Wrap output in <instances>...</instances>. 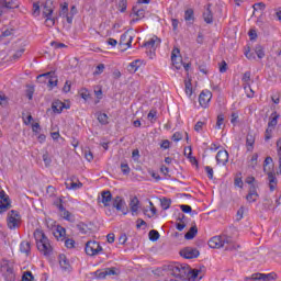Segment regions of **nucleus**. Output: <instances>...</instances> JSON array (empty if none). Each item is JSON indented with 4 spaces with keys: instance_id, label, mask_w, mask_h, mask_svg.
<instances>
[{
    "instance_id": "obj_1",
    "label": "nucleus",
    "mask_w": 281,
    "mask_h": 281,
    "mask_svg": "<svg viewBox=\"0 0 281 281\" xmlns=\"http://www.w3.org/2000/svg\"><path fill=\"white\" fill-rule=\"evenodd\" d=\"M164 276H172L177 281H200L201 274L196 269H191L188 263H171L164 269Z\"/></svg>"
},
{
    "instance_id": "obj_2",
    "label": "nucleus",
    "mask_w": 281,
    "mask_h": 281,
    "mask_svg": "<svg viewBox=\"0 0 281 281\" xmlns=\"http://www.w3.org/2000/svg\"><path fill=\"white\" fill-rule=\"evenodd\" d=\"M209 247H211V249H221V247H225L226 251L236 250L234 239L225 233L223 235L212 237L209 240Z\"/></svg>"
},
{
    "instance_id": "obj_3",
    "label": "nucleus",
    "mask_w": 281,
    "mask_h": 281,
    "mask_svg": "<svg viewBox=\"0 0 281 281\" xmlns=\"http://www.w3.org/2000/svg\"><path fill=\"white\" fill-rule=\"evenodd\" d=\"M34 238L36 240L37 249L43 254L44 256H52V251H54V248H52V244L49 243V238L43 233V231L36 229L34 232Z\"/></svg>"
},
{
    "instance_id": "obj_4",
    "label": "nucleus",
    "mask_w": 281,
    "mask_h": 281,
    "mask_svg": "<svg viewBox=\"0 0 281 281\" xmlns=\"http://www.w3.org/2000/svg\"><path fill=\"white\" fill-rule=\"evenodd\" d=\"M0 271L5 281H15L16 274L14 273V268L10 265L9 261H4L1 265Z\"/></svg>"
},
{
    "instance_id": "obj_5",
    "label": "nucleus",
    "mask_w": 281,
    "mask_h": 281,
    "mask_svg": "<svg viewBox=\"0 0 281 281\" xmlns=\"http://www.w3.org/2000/svg\"><path fill=\"white\" fill-rule=\"evenodd\" d=\"M37 80L41 82H48V87L54 88L58 86V77L56 71H48L37 76Z\"/></svg>"
},
{
    "instance_id": "obj_6",
    "label": "nucleus",
    "mask_w": 281,
    "mask_h": 281,
    "mask_svg": "<svg viewBox=\"0 0 281 281\" xmlns=\"http://www.w3.org/2000/svg\"><path fill=\"white\" fill-rule=\"evenodd\" d=\"M8 227L9 229H16V227H20L21 225V214H19V211L11 210L8 213Z\"/></svg>"
},
{
    "instance_id": "obj_7",
    "label": "nucleus",
    "mask_w": 281,
    "mask_h": 281,
    "mask_svg": "<svg viewBox=\"0 0 281 281\" xmlns=\"http://www.w3.org/2000/svg\"><path fill=\"white\" fill-rule=\"evenodd\" d=\"M132 44H133V35H131L128 31L121 35V38L119 42V47L121 52H126V49H128Z\"/></svg>"
},
{
    "instance_id": "obj_8",
    "label": "nucleus",
    "mask_w": 281,
    "mask_h": 281,
    "mask_svg": "<svg viewBox=\"0 0 281 281\" xmlns=\"http://www.w3.org/2000/svg\"><path fill=\"white\" fill-rule=\"evenodd\" d=\"M85 251L87 256H98L100 251H102V246H100V243L98 241H88L86 243Z\"/></svg>"
},
{
    "instance_id": "obj_9",
    "label": "nucleus",
    "mask_w": 281,
    "mask_h": 281,
    "mask_svg": "<svg viewBox=\"0 0 281 281\" xmlns=\"http://www.w3.org/2000/svg\"><path fill=\"white\" fill-rule=\"evenodd\" d=\"M12 207V204L10 202V196L5 194V191L0 189V214H3V212H8Z\"/></svg>"
},
{
    "instance_id": "obj_10",
    "label": "nucleus",
    "mask_w": 281,
    "mask_h": 281,
    "mask_svg": "<svg viewBox=\"0 0 281 281\" xmlns=\"http://www.w3.org/2000/svg\"><path fill=\"white\" fill-rule=\"evenodd\" d=\"M273 279H274L273 273L265 274V273L257 272V273H252L250 277H246L244 281H271Z\"/></svg>"
},
{
    "instance_id": "obj_11",
    "label": "nucleus",
    "mask_w": 281,
    "mask_h": 281,
    "mask_svg": "<svg viewBox=\"0 0 281 281\" xmlns=\"http://www.w3.org/2000/svg\"><path fill=\"white\" fill-rule=\"evenodd\" d=\"M210 100H212V92L210 90H203L199 95L200 106H202L203 109H207Z\"/></svg>"
},
{
    "instance_id": "obj_12",
    "label": "nucleus",
    "mask_w": 281,
    "mask_h": 281,
    "mask_svg": "<svg viewBox=\"0 0 281 281\" xmlns=\"http://www.w3.org/2000/svg\"><path fill=\"white\" fill-rule=\"evenodd\" d=\"M199 250L196 248L187 247L180 251V256L187 260H192V258H199Z\"/></svg>"
},
{
    "instance_id": "obj_13",
    "label": "nucleus",
    "mask_w": 281,
    "mask_h": 281,
    "mask_svg": "<svg viewBox=\"0 0 281 281\" xmlns=\"http://www.w3.org/2000/svg\"><path fill=\"white\" fill-rule=\"evenodd\" d=\"M180 54L181 50L179 48H173L171 52V61L176 69H181V67L183 66V59L179 57Z\"/></svg>"
},
{
    "instance_id": "obj_14",
    "label": "nucleus",
    "mask_w": 281,
    "mask_h": 281,
    "mask_svg": "<svg viewBox=\"0 0 281 281\" xmlns=\"http://www.w3.org/2000/svg\"><path fill=\"white\" fill-rule=\"evenodd\" d=\"M113 207L117 210V212H122L123 214H127L128 209H126V202L122 196H116L112 202Z\"/></svg>"
},
{
    "instance_id": "obj_15",
    "label": "nucleus",
    "mask_w": 281,
    "mask_h": 281,
    "mask_svg": "<svg viewBox=\"0 0 281 281\" xmlns=\"http://www.w3.org/2000/svg\"><path fill=\"white\" fill-rule=\"evenodd\" d=\"M61 218H65V221H71V213L65 209V205H63V199H59V201L56 203Z\"/></svg>"
},
{
    "instance_id": "obj_16",
    "label": "nucleus",
    "mask_w": 281,
    "mask_h": 281,
    "mask_svg": "<svg viewBox=\"0 0 281 281\" xmlns=\"http://www.w3.org/2000/svg\"><path fill=\"white\" fill-rule=\"evenodd\" d=\"M65 186L67 190H80V188H82V182L78 180L76 182V177H71V179L66 181Z\"/></svg>"
},
{
    "instance_id": "obj_17",
    "label": "nucleus",
    "mask_w": 281,
    "mask_h": 281,
    "mask_svg": "<svg viewBox=\"0 0 281 281\" xmlns=\"http://www.w3.org/2000/svg\"><path fill=\"white\" fill-rule=\"evenodd\" d=\"M203 19L207 24L214 23V14L212 13V4L209 3L203 12Z\"/></svg>"
},
{
    "instance_id": "obj_18",
    "label": "nucleus",
    "mask_w": 281,
    "mask_h": 281,
    "mask_svg": "<svg viewBox=\"0 0 281 281\" xmlns=\"http://www.w3.org/2000/svg\"><path fill=\"white\" fill-rule=\"evenodd\" d=\"M216 161L217 164L225 166L227 161H229V153H227V150H220L216 155Z\"/></svg>"
},
{
    "instance_id": "obj_19",
    "label": "nucleus",
    "mask_w": 281,
    "mask_h": 281,
    "mask_svg": "<svg viewBox=\"0 0 281 281\" xmlns=\"http://www.w3.org/2000/svg\"><path fill=\"white\" fill-rule=\"evenodd\" d=\"M254 144H256V134L254 132H248L246 136L247 150L251 153L254 150Z\"/></svg>"
},
{
    "instance_id": "obj_20",
    "label": "nucleus",
    "mask_w": 281,
    "mask_h": 281,
    "mask_svg": "<svg viewBox=\"0 0 281 281\" xmlns=\"http://www.w3.org/2000/svg\"><path fill=\"white\" fill-rule=\"evenodd\" d=\"M63 109H69V106H67V104H65L63 101L60 100H56L53 102L52 104V110L54 113H63Z\"/></svg>"
},
{
    "instance_id": "obj_21",
    "label": "nucleus",
    "mask_w": 281,
    "mask_h": 281,
    "mask_svg": "<svg viewBox=\"0 0 281 281\" xmlns=\"http://www.w3.org/2000/svg\"><path fill=\"white\" fill-rule=\"evenodd\" d=\"M111 201H113V195L111 194V191H102L101 203H103L104 207H109V205H111Z\"/></svg>"
},
{
    "instance_id": "obj_22",
    "label": "nucleus",
    "mask_w": 281,
    "mask_h": 281,
    "mask_svg": "<svg viewBox=\"0 0 281 281\" xmlns=\"http://www.w3.org/2000/svg\"><path fill=\"white\" fill-rule=\"evenodd\" d=\"M268 182H269L270 192H273L276 188H278V178H276V173L268 172Z\"/></svg>"
},
{
    "instance_id": "obj_23",
    "label": "nucleus",
    "mask_w": 281,
    "mask_h": 281,
    "mask_svg": "<svg viewBox=\"0 0 281 281\" xmlns=\"http://www.w3.org/2000/svg\"><path fill=\"white\" fill-rule=\"evenodd\" d=\"M159 43H161L159 41V37L155 36V37H151L149 41L145 42L143 44V47H146L147 49H156Z\"/></svg>"
},
{
    "instance_id": "obj_24",
    "label": "nucleus",
    "mask_w": 281,
    "mask_h": 281,
    "mask_svg": "<svg viewBox=\"0 0 281 281\" xmlns=\"http://www.w3.org/2000/svg\"><path fill=\"white\" fill-rule=\"evenodd\" d=\"M278 120H280V114H278V112H276V111L272 112L269 117L268 128L274 130L276 126H278Z\"/></svg>"
},
{
    "instance_id": "obj_25",
    "label": "nucleus",
    "mask_w": 281,
    "mask_h": 281,
    "mask_svg": "<svg viewBox=\"0 0 281 281\" xmlns=\"http://www.w3.org/2000/svg\"><path fill=\"white\" fill-rule=\"evenodd\" d=\"M58 260H59L60 268L64 271L71 270V265L69 263V260H67V257L65 255H59Z\"/></svg>"
},
{
    "instance_id": "obj_26",
    "label": "nucleus",
    "mask_w": 281,
    "mask_h": 281,
    "mask_svg": "<svg viewBox=\"0 0 281 281\" xmlns=\"http://www.w3.org/2000/svg\"><path fill=\"white\" fill-rule=\"evenodd\" d=\"M132 12L135 14V16H137V19H134L133 22L135 23V21H139L142 19H144V16H146V10L142 9L139 7H133Z\"/></svg>"
},
{
    "instance_id": "obj_27",
    "label": "nucleus",
    "mask_w": 281,
    "mask_h": 281,
    "mask_svg": "<svg viewBox=\"0 0 281 281\" xmlns=\"http://www.w3.org/2000/svg\"><path fill=\"white\" fill-rule=\"evenodd\" d=\"M258 191H256V187H251L246 199L249 203H256L258 201Z\"/></svg>"
},
{
    "instance_id": "obj_28",
    "label": "nucleus",
    "mask_w": 281,
    "mask_h": 281,
    "mask_svg": "<svg viewBox=\"0 0 281 281\" xmlns=\"http://www.w3.org/2000/svg\"><path fill=\"white\" fill-rule=\"evenodd\" d=\"M196 234H199V228L196 225L190 227V229L186 233L184 238L186 240H192Z\"/></svg>"
},
{
    "instance_id": "obj_29",
    "label": "nucleus",
    "mask_w": 281,
    "mask_h": 281,
    "mask_svg": "<svg viewBox=\"0 0 281 281\" xmlns=\"http://www.w3.org/2000/svg\"><path fill=\"white\" fill-rule=\"evenodd\" d=\"M130 210L133 214L138 212V210H139V199H137V196H134V198L131 199Z\"/></svg>"
},
{
    "instance_id": "obj_30",
    "label": "nucleus",
    "mask_w": 281,
    "mask_h": 281,
    "mask_svg": "<svg viewBox=\"0 0 281 281\" xmlns=\"http://www.w3.org/2000/svg\"><path fill=\"white\" fill-rule=\"evenodd\" d=\"M55 238L57 240L61 238V240H65V236L67 235V231L63 226H57L56 231L53 233Z\"/></svg>"
},
{
    "instance_id": "obj_31",
    "label": "nucleus",
    "mask_w": 281,
    "mask_h": 281,
    "mask_svg": "<svg viewBox=\"0 0 281 281\" xmlns=\"http://www.w3.org/2000/svg\"><path fill=\"white\" fill-rule=\"evenodd\" d=\"M20 251L21 254H25V256H29V254L32 251V245L30 241H22L20 244Z\"/></svg>"
},
{
    "instance_id": "obj_32",
    "label": "nucleus",
    "mask_w": 281,
    "mask_h": 281,
    "mask_svg": "<svg viewBox=\"0 0 281 281\" xmlns=\"http://www.w3.org/2000/svg\"><path fill=\"white\" fill-rule=\"evenodd\" d=\"M1 3L3 8H7V10H14V8H19L16 0H2Z\"/></svg>"
},
{
    "instance_id": "obj_33",
    "label": "nucleus",
    "mask_w": 281,
    "mask_h": 281,
    "mask_svg": "<svg viewBox=\"0 0 281 281\" xmlns=\"http://www.w3.org/2000/svg\"><path fill=\"white\" fill-rule=\"evenodd\" d=\"M251 80V72L246 71L241 78V81L244 82V91L247 93V89H249V82Z\"/></svg>"
},
{
    "instance_id": "obj_34",
    "label": "nucleus",
    "mask_w": 281,
    "mask_h": 281,
    "mask_svg": "<svg viewBox=\"0 0 281 281\" xmlns=\"http://www.w3.org/2000/svg\"><path fill=\"white\" fill-rule=\"evenodd\" d=\"M184 21L190 23V25H192V23H194V10H192V9L186 10V12H184Z\"/></svg>"
},
{
    "instance_id": "obj_35",
    "label": "nucleus",
    "mask_w": 281,
    "mask_h": 281,
    "mask_svg": "<svg viewBox=\"0 0 281 281\" xmlns=\"http://www.w3.org/2000/svg\"><path fill=\"white\" fill-rule=\"evenodd\" d=\"M97 120L102 124V126H106V124H109V115H106V113L99 112L97 114Z\"/></svg>"
},
{
    "instance_id": "obj_36",
    "label": "nucleus",
    "mask_w": 281,
    "mask_h": 281,
    "mask_svg": "<svg viewBox=\"0 0 281 281\" xmlns=\"http://www.w3.org/2000/svg\"><path fill=\"white\" fill-rule=\"evenodd\" d=\"M14 34V30L8 29V27H2L0 30V38L3 41V38H8V36H12Z\"/></svg>"
},
{
    "instance_id": "obj_37",
    "label": "nucleus",
    "mask_w": 281,
    "mask_h": 281,
    "mask_svg": "<svg viewBox=\"0 0 281 281\" xmlns=\"http://www.w3.org/2000/svg\"><path fill=\"white\" fill-rule=\"evenodd\" d=\"M184 155L193 165L199 166V160H196V157L192 156V146H189V153L188 149L184 150Z\"/></svg>"
},
{
    "instance_id": "obj_38",
    "label": "nucleus",
    "mask_w": 281,
    "mask_h": 281,
    "mask_svg": "<svg viewBox=\"0 0 281 281\" xmlns=\"http://www.w3.org/2000/svg\"><path fill=\"white\" fill-rule=\"evenodd\" d=\"M140 63H142V60H139V59L132 61L127 67L128 71H131L132 74H135V71H137V69H139Z\"/></svg>"
},
{
    "instance_id": "obj_39",
    "label": "nucleus",
    "mask_w": 281,
    "mask_h": 281,
    "mask_svg": "<svg viewBox=\"0 0 281 281\" xmlns=\"http://www.w3.org/2000/svg\"><path fill=\"white\" fill-rule=\"evenodd\" d=\"M67 14H69V4L67 2H64L59 10V16L65 18L67 16Z\"/></svg>"
},
{
    "instance_id": "obj_40",
    "label": "nucleus",
    "mask_w": 281,
    "mask_h": 281,
    "mask_svg": "<svg viewBox=\"0 0 281 281\" xmlns=\"http://www.w3.org/2000/svg\"><path fill=\"white\" fill-rule=\"evenodd\" d=\"M162 210H170V205H172V200L168 198H162L160 200Z\"/></svg>"
},
{
    "instance_id": "obj_41",
    "label": "nucleus",
    "mask_w": 281,
    "mask_h": 281,
    "mask_svg": "<svg viewBox=\"0 0 281 281\" xmlns=\"http://www.w3.org/2000/svg\"><path fill=\"white\" fill-rule=\"evenodd\" d=\"M255 54L257 55V57L259 59H262L265 58V47H262L261 45H257L255 47Z\"/></svg>"
},
{
    "instance_id": "obj_42",
    "label": "nucleus",
    "mask_w": 281,
    "mask_h": 281,
    "mask_svg": "<svg viewBox=\"0 0 281 281\" xmlns=\"http://www.w3.org/2000/svg\"><path fill=\"white\" fill-rule=\"evenodd\" d=\"M149 240H151V243H157V239L159 238V232L158 231H155V229H151L149 231Z\"/></svg>"
},
{
    "instance_id": "obj_43",
    "label": "nucleus",
    "mask_w": 281,
    "mask_h": 281,
    "mask_svg": "<svg viewBox=\"0 0 281 281\" xmlns=\"http://www.w3.org/2000/svg\"><path fill=\"white\" fill-rule=\"evenodd\" d=\"M127 5H128L127 0H119L117 2V9L120 10V12H126Z\"/></svg>"
},
{
    "instance_id": "obj_44",
    "label": "nucleus",
    "mask_w": 281,
    "mask_h": 281,
    "mask_svg": "<svg viewBox=\"0 0 281 281\" xmlns=\"http://www.w3.org/2000/svg\"><path fill=\"white\" fill-rule=\"evenodd\" d=\"M22 281H34V274H32V271H24L22 274Z\"/></svg>"
},
{
    "instance_id": "obj_45",
    "label": "nucleus",
    "mask_w": 281,
    "mask_h": 281,
    "mask_svg": "<svg viewBox=\"0 0 281 281\" xmlns=\"http://www.w3.org/2000/svg\"><path fill=\"white\" fill-rule=\"evenodd\" d=\"M256 166H258V154H254L250 159V164L248 165V168L255 169Z\"/></svg>"
},
{
    "instance_id": "obj_46",
    "label": "nucleus",
    "mask_w": 281,
    "mask_h": 281,
    "mask_svg": "<svg viewBox=\"0 0 281 281\" xmlns=\"http://www.w3.org/2000/svg\"><path fill=\"white\" fill-rule=\"evenodd\" d=\"M184 87H186V93L189 95V98L192 97V81L188 80L184 81Z\"/></svg>"
},
{
    "instance_id": "obj_47",
    "label": "nucleus",
    "mask_w": 281,
    "mask_h": 281,
    "mask_svg": "<svg viewBox=\"0 0 281 281\" xmlns=\"http://www.w3.org/2000/svg\"><path fill=\"white\" fill-rule=\"evenodd\" d=\"M262 205H263V210H271V207H273V200L266 198L263 200Z\"/></svg>"
},
{
    "instance_id": "obj_48",
    "label": "nucleus",
    "mask_w": 281,
    "mask_h": 281,
    "mask_svg": "<svg viewBox=\"0 0 281 281\" xmlns=\"http://www.w3.org/2000/svg\"><path fill=\"white\" fill-rule=\"evenodd\" d=\"M52 14H54V9L45 4L43 10V15L47 18V16H52Z\"/></svg>"
},
{
    "instance_id": "obj_49",
    "label": "nucleus",
    "mask_w": 281,
    "mask_h": 281,
    "mask_svg": "<svg viewBox=\"0 0 281 281\" xmlns=\"http://www.w3.org/2000/svg\"><path fill=\"white\" fill-rule=\"evenodd\" d=\"M65 247H67V249H74L76 247V240L71 238L65 239Z\"/></svg>"
},
{
    "instance_id": "obj_50",
    "label": "nucleus",
    "mask_w": 281,
    "mask_h": 281,
    "mask_svg": "<svg viewBox=\"0 0 281 281\" xmlns=\"http://www.w3.org/2000/svg\"><path fill=\"white\" fill-rule=\"evenodd\" d=\"M121 171L123 175H131V167L128 166V164H121Z\"/></svg>"
},
{
    "instance_id": "obj_51",
    "label": "nucleus",
    "mask_w": 281,
    "mask_h": 281,
    "mask_svg": "<svg viewBox=\"0 0 281 281\" xmlns=\"http://www.w3.org/2000/svg\"><path fill=\"white\" fill-rule=\"evenodd\" d=\"M94 276L98 280H104V278H106V270L105 271H101V270H97L94 272Z\"/></svg>"
},
{
    "instance_id": "obj_52",
    "label": "nucleus",
    "mask_w": 281,
    "mask_h": 281,
    "mask_svg": "<svg viewBox=\"0 0 281 281\" xmlns=\"http://www.w3.org/2000/svg\"><path fill=\"white\" fill-rule=\"evenodd\" d=\"M195 271L199 273V280H203V276H205L206 268L205 266H200L199 268H195Z\"/></svg>"
},
{
    "instance_id": "obj_53",
    "label": "nucleus",
    "mask_w": 281,
    "mask_h": 281,
    "mask_svg": "<svg viewBox=\"0 0 281 281\" xmlns=\"http://www.w3.org/2000/svg\"><path fill=\"white\" fill-rule=\"evenodd\" d=\"M45 23H46V27H54V25H56V19L46 16Z\"/></svg>"
},
{
    "instance_id": "obj_54",
    "label": "nucleus",
    "mask_w": 281,
    "mask_h": 281,
    "mask_svg": "<svg viewBox=\"0 0 281 281\" xmlns=\"http://www.w3.org/2000/svg\"><path fill=\"white\" fill-rule=\"evenodd\" d=\"M43 161L45 166H52V158L49 157V153L43 154Z\"/></svg>"
},
{
    "instance_id": "obj_55",
    "label": "nucleus",
    "mask_w": 281,
    "mask_h": 281,
    "mask_svg": "<svg viewBox=\"0 0 281 281\" xmlns=\"http://www.w3.org/2000/svg\"><path fill=\"white\" fill-rule=\"evenodd\" d=\"M225 122V116L223 114L217 115V121H216V128L221 130L222 124Z\"/></svg>"
},
{
    "instance_id": "obj_56",
    "label": "nucleus",
    "mask_w": 281,
    "mask_h": 281,
    "mask_svg": "<svg viewBox=\"0 0 281 281\" xmlns=\"http://www.w3.org/2000/svg\"><path fill=\"white\" fill-rule=\"evenodd\" d=\"M209 179H214V169L210 166L204 167Z\"/></svg>"
},
{
    "instance_id": "obj_57",
    "label": "nucleus",
    "mask_w": 281,
    "mask_h": 281,
    "mask_svg": "<svg viewBox=\"0 0 281 281\" xmlns=\"http://www.w3.org/2000/svg\"><path fill=\"white\" fill-rule=\"evenodd\" d=\"M272 134H273V128L272 127H268L266 130L265 140L269 142V139H271V137H272Z\"/></svg>"
},
{
    "instance_id": "obj_58",
    "label": "nucleus",
    "mask_w": 281,
    "mask_h": 281,
    "mask_svg": "<svg viewBox=\"0 0 281 281\" xmlns=\"http://www.w3.org/2000/svg\"><path fill=\"white\" fill-rule=\"evenodd\" d=\"M50 46L54 47V49H63V47H67V45L60 42H52Z\"/></svg>"
},
{
    "instance_id": "obj_59",
    "label": "nucleus",
    "mask_w": 281,
    "mask_h": 281,
    "mask_svg": "<svg viewBox=\"0 0 281 281\" xmlns=\"http://www.w3.org/2000/svg\"><path fill=\"white\" fill-rule=\"evenodd\" d=\"M171 139H172L173 142H181V140L183 139V134H181L180 132H176V133L172 135Z\"/></svg>"
},
{
    "instance_id": "obj_60",
    "label": "nucleus",
    "mask_w": 281,
    "mask_h": 281,
    "mask_svg": "<svg viewBox=\"0 0 281 281\" xmlns=\"http://www.w3.org/2000/svg\"><path fill=\"white\" fill-rule=\"evenodd\" d=\"M26 98H29L30 100L34 98V87L29 86V88L26 89Z\"/></svg>"
},
{
    "instance_id": "obj_61",
    "label": "nucleus",
    "mask_w": 281,
    "mask_h": 281,
    "mask_svg": "<svg viewBox=\"0 0 281 281\" xmlns=\"http://www.w3.org/2000/svg\"><path fill=\"white\" fill-rule=\"evenodd\" d=\"M77 228L79 229V232H81V234H87V229H88L87 224H85V223H79V224L77 225Z\"/></svg>"
},
{
    "instance_id": "obj_62",
    "label": "nucleus",
    "mask_w": 281,
    "mask_h": 281,
    "mask_svg": "<svg viewBox=\"0 0 281 281\" xmlns=\"http://www.w3.org/2000/svg\"><path fill=\"white\" fill-rule=\"evenodd\" d=\"M227 71V61L222 60L220 64V74H225Z\"/></svg>"
},
{
    "instance_id": "obj_63",
    "label": "nucleus",
    "mask_w": 281,
    "mask_h": 281,
    "mask_svg": "<svg viewBox=\"0 0 281 281\" xmlns=\"http://www.w3.org/2000/svg\"><path fill=\"white\" fill-rule=\"evenodd\" d=\"M104 71V64H99L95 68L94 76H100Z\"/></svg>"
},
{
    "instance_id": "obj_64",
    "label": "nucleus",
    "mask_w": 281,
    "mask_h": 281,
    "mask_svg": "<svg viewBox=\"0 0 281 281\" xmlns=\"http://www.w3.org/2000/svg\"><path fill=\"white\" fill-rule=\"evenodd\" d=\"M0 106H8V98L5 94H0Z\"/></svg>"
}]
</instances>
